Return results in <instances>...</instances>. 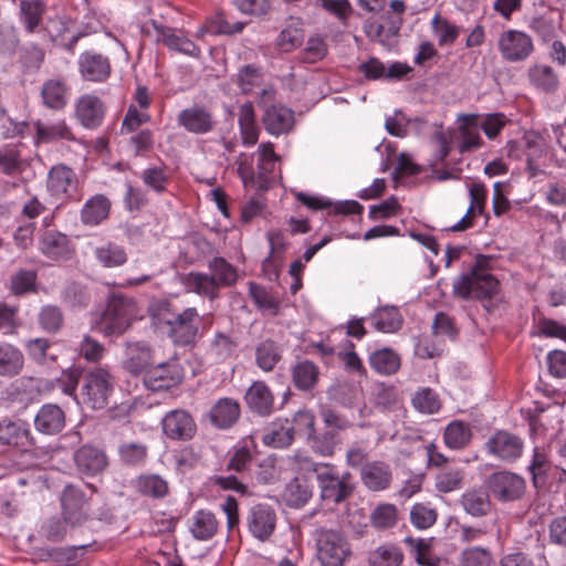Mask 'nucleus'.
<instances>
[{
    "label": "nucleus",
    "instance_id": "43",
    "mask_svg": "<svg viewBox=\"0 0 566 566\" xmlns=\"http://www.w3.org/2000/svg\"><path fill=\"white\" fill-rule=\"evenodd\" d=\"M403 560L402 551L394 544H382L368 553L369 566H400Z\"/></svg>",
    "mask_w": 566,
    "mask_h": 566
},
{
    "label": "nucleus",
    "instance_id": "64",
    "mask_svg": "<svg viewBox=\"0 0 566 566\" xmlns=\"http://www.w3.org/2000/svg\"><path fill=\"white\" fill-rule=\"evenodd\" d=\"M252 460L251 448L244 443H238L230 452V459L227 469L230 471L242 472L248 469Z\"/></svg>",
    "mask_w": 566,
    "mask_h": 566
},
{
    "label": "nucleus",
    "instance_id": "39",
    "mask_svg": "<svg viewBox=\"0 0 566 566\" xmlns=\"http://www.w3.org/2000/svg\"><path fill=\"white\" fill-rule=\"evenodd\" d=\"M303 39L302 21L297 18H290L276 39V45L283 52H291L302 44Z\"/></svg>",
    "mask_w": 566,
    "mask_h": 566
},
{
    "label": "nucleus",
    "instance_id": "16",
    "mask_svg": "<svg viewBox=\"0 0 566 566\" xmlns=\"http://www.w3.org/2000/svg\"><path fill=\"white\" fill-rule=\"evenodd\" d=\"M488 451L503 461H514L523 451L522 440L507 431H497L486 442Z\"/></svg>",
    "mask_w": 566,
    "mask_h": 566
},
{
    "label": "nucleus",
    "instance_id": "47",
    "mask_svg": "<svg viewBox=\"0 0 566 566\" xmlns=\"http://www.w3.org/2000/svg\"><path fill=\"white\" fill-rule=\"evenodd\" d=\"M312 488L305 480L293 479L285 488L283 499L291 507H301L312 497Z\"/></svg>",
    "mask_w": 566,
    "mask_h": 566
},
{
    "label": "nucleus",
    "instance_id": "56",
    "mask_svg": "<svg viewBox=\"0 0 566 566\" xmlns=\"http://www.w3.org/2000/svg\"><path fill=\"white\" fill-rule=\"evenodd\" d=\"M263 81L262 71L254 65H245L239 70L237 83L245 94L251 93L255 87L261 86Z\"/></svg>",
    "mask_w": 566,
    "mask_h": 566
},
{
    "label": "nucleus",
    "instance_id": "5",
    "mask_svg": "<svg viewBox=\"0 0 566 566\" xmlns=\"http://www.w3.org/2000/svg\"><path fill=\"white\" fill-rule=\"evenodd\" d=\"M114 382V377L107 368L88 369L83 376L81 387L83 402L92 409L105 408L113 392Z\"/></svg>",
    "mask_w": 566,
    "mask_h": 566
},
{
    "label": "nucleus",
    "instance_id": "36",
    "mask_svg": "<svg viewBox=\"0 0 566 566\" xmlns=\"http://www.w3.org/2000/svg\"><path fill=\"white\" fill-rule=\"evenodd\" d=\"M219 528V521L208 510L197 511L191 517L190 533L198 541L212 538Z\"/></svg>",
    "mask_w": 566,
    "mask_h": 566
},
{
    "label": "nucleus",
    "instance_id": "44",
    "mask_svg": "<svg viewBox=\"0 0 566 566\" xmlns=\"http://www.w3.org/2000/svg\"><path fill=\"white\" fill-rule=\"evenodd\" d=\"M216 282V277L200 272H190L184 279V284L190 292L211 300L217 297L218 287Z\"/></svg>",
    "mask_w": 566,
    "mask_h": 566
},
{
    "label": "nucleus",
    "instance_id": "8",
    "mask_svg": "<svg viewBox=\"0 0 566 566\" xmlns=\"http://www.w3.org/2000/svg\"><path fill=\"white\" fill-rule=\"evenodd\" d=\"M200 315L195 307H187L176 314L168 326V335L176 345H192L200 337Z\"/></svg>",
    "mask_w": 566,
    "mask_h": 566
},
{
    "label": "nucleus",
    "instance_id": "30",
    "mask_svg": "<svg viewBox=\"0 0 566 566\" xmlns=\"http://www.w3.org/2000/svg\"><path fill=\"white\" fill-rule=\"evenodd\" d=\"M240 417V405L232 398L219 399L209 412L210 421L219 429L230 428Z\"/></svg>",
    "mask_w": 566,
    "mask_h": 566
},
{
    "label": "nucleus",
    "instance_id": "20",
    "mask_svg": "<svg viewBox=\"0 0 566 566\" xmlns=\"http://www.w3.org/2000/svg\"><path fill=\"white\" fill-rule=\"evenodd\" d=\"M470 205L465 214L451 227L452 231H464L471 228L475 217L483 214L486 205L488 189L481 182H472L469 186Z\"/></svg>",
    "mask_w": 566,
    "mask_h": 566
},
{
    "label": "nucleus",
    "instance_id": "61",
    "mask_svg": "<svg viewBox=\"0 0 566 566\" xmlns=\"http://www.w3.org/2000/svg\"><path fill=\"white\" fill-rule=\"evenodd\" d=\"M437 511L426 504L417 503L410 510V521L419 530L431 527L437 521Z\"/></svg>",
    "mask_w": 566,
    "mask_h": 566
},
{
    "label": "nucleus",
    "instance_id": "63",
    "mask_svg": "<svg viewBox=\"0 0 566 566\" xmlns=\"http://www.w3.org/2000/svg\"><path fill=\"white\" fill-rule=\"evenodd\" d=\"M235 348V342L226 333L218 332L210 343V354L217 360H224L230 357Z\"/></svg>",
    "mask_w": 566,
    "mask_h": 566
},
{
    "label": "nucleus",
    "instance_id": "7",
    "mask_svg": "<svg viewBox=\"0 0 566 566\" xmlns=\"http://www.w3.org/2000/svg\"><path fill=\"white\" fill-rule=\"evenodd\" d=\"M60 501L62 516L71 530L83 526L90 520L91 499L80 488L66 485Z\"/></svg>",
    "mask_w": 566,
    "mask_h": 566
},
{
    "label": "nucleus",
    "instance_id": "4",
    "mask_svg": "<svg viewBox=\"0 0 566 566\" xmlns=\"http://www.w3.org/2000/svg\"><path fill=\"white\" fill-rule=\"evenodd\" d=\"M454 295L461 298H491L499 290V281L486 270L475 266L457 277L452 284Z\"/></svg>",
    "mask_w": 566,
    "mask_h": 566
},
{
    "label": "nucleus",
    "instance_id": "10",
    "mask_svg": "<svg viewBox=\"0 0 566 566\" xmlns=\"http://www.w3.org/2000/svg\"><path fill=\"white\" fill-rule=\"evenodd\" d=\"M497 49L503 60L507 62H521L526 60L533 52L532 38L518 30H506L497 40Z\"/></svg>",
    "mask_w": 566,
    "mask_h": 566
},
{
    "label": "nucleus",
    "instance_id": "62",
    "mask_svg": "<svg viewBox=\"0 0 566 566\" xmlns=\"http://www.w3.org/2000/svg\"><path fill=\"white\" fill-rule=\"evenodd\" d=\"M69 528L70 526L67 523H65L63 516L62 518L53 516L42 523L40 527V534L48 541L55 543L62 541L65 537Z\"/></svg>",
    "mask_w": 566,
    "mask_h": 566
},
{
    "label": "nucleus",
    "instance_id": "58",
    "mask_svg": "<svg viewBox=\"0 0 566 566\" xmlns=\"http://www.w3.org/2000/svg\"><path fill=\"white\" fill-rule=\"evenodd\" d=\"M464 472L461 469H447L438 473L436 488L439 492L449 493L462 485Z\"/></svg>",
    "mask_w": 566,
    "mask_h": 566
},
{
    "label": "nucleus",
    "instance_id": "54",
    "mask_svg": "<svg viewBox=\"0 0 566 566\" xmlns=\"http://www.w3.org/2000/svg\"><path fill=\"white\" fill-rule=\"evenodd\" d=\"M250 295L260 310L276 315L280 311V301L266 290L255 283H249Z\"/></svg>",
    "mask_w": 566,
    "mask_h": 566
},
{
    "label": "nucleus",
    "instance_id": "59",
    "mask_svg": "<svg viewBox=\"0 0 566 566\" xmlns=\"http://www.w3.org/2000/svg\"><path fill=\"white\" fill-rule=\"evenodd\" d=\"M148 313L153 319L167 326L170 325L176 314H178L172 303L164 298L151 301L148 306Z\"/></svg>",
    "mask_w": 566,
    "mask_h": 566
},
{
    "label": "nucleus",
    "instance_id": "9",
    "mask_svg": "<svg viewBox=\"0 0 566 566\" xmlns=\"http://www.w3.org/2000/svg\"><path fill=\"white\" fill-rule=\"evenodd\" d=\"M184 368L177 360L151 365L144 375L145 386L154 391L168 390L178 386L184 379Z\"/></svg>",
    "mask_w": 566,
    "mask_h": 566
},
{
    "label": "nucleus",
    "instance_id": "46",
    "mask_svg": "<svg viewBox=\"0 0 566 566\" xmlns=\"http://www.w3.org/2000/svg\"><path fill=\"white\" fill-rule=\"evenodd\" d=\"M430 27L441 48L452 45L459 38L461 31L460 27L451 23L439 13H436L432 18Z\"/></svg>",
    "mask_w": 566,
    "mask_h": 566
},
{
    "label": "nucleus",
    "instance_id": "51",
    "mask_svg": "<svg viewBox=\"0 0 566 566\" xmlns=\"http://www.w3.org/2000/svg\"><path fill=\"white\" fill-rule=\"evenodd\" d=\"M211 277L217 279V287L232 285L237 279V270L222 258H213L209 262Z\"/></svg>",
    "mask_w": 566,
    "mask_h": 566
},
{
    "label": "nucleus",
    "instance_id": "60",
    "mask_svg": "<svg viewBox=\"0 0 566 566\" xmlns=\"http://www.w3.org/2000/svg\"><path fill=\"white\" fill-rule=\"evenodd\" d=\"M492 554L482 547L464 549L459 557V566H492Z\"/></svg>",
    "mask_w": 566,
    "mask_h": 566
},
{
    "label": "nucleus",
    "instance_id": "22",
    "mask_svg": "<svg viewBox=\"0 0 566 566\" xmlns=\"http://www.w3.org/2000/svg\"><path fill=\"white\" fill-rule=\"evenodd\" d=\"M262 123L269 134L279 136L292 129L294 125V114L285 106L271 105L265 108Z\"/></svg>",
    "mask_w": 566,
    "mask_h": 566
},
{
    "label": "nucleus",
    "instance_id": "49",
    "mask_svg": "<svg viewBox=\"0 0 566 566\" xmlns=\"http://www.w3.org/2000/svg\"><path fill=\"white\" fill-rule=\"evenodd\" d=\"M317 379L318 368L312 361H301L293 368V381L300 390L312 389L316 385Z\"/></svg>",
    "mask_w": 566,
    "mask_h": 566
},
{
    "label": "nucleus",
    "instance_id": "33",
    "mask_svg": "<svg viewBox=\"0 0 566 566\" xmlns=\"http://www.w3.org/2000/svg\"><path fill=\"white\" fill-rule=\"evenodd\" d=\"M93 254L99 265L106 269L122 266L128 260L125 248L112 241L95 247Z\"/></svg>",
    "mask_w": 566,
    "mask_h": 566
},
{
    "label": "nucleus",
    "instance_id": "29",
    "mask_svg": "<svg viewBox=\"0 0 566 566\" xmlns=\"http://www.w3.org/2000/svg\"><path fill=\"white\" fill-rule=\"evenodd\" d=\"M35 428L45 434L60 432L65 426L64 411L56 405H44L34 419Z\"/></svg>",
    "mask_w": 566,
    "mask_h": 566
},
{
    "label": "nucleus",
    "instance_id": "17",
    "mask_svg": "<svg viewBox=\"0 0 566 566\" xmlns=\"http://www.w3.org/2000/svg\"><path fill=\"white\" fill-rule=\"evenodd\" d=\"M46 186L53 197L64 199L71 197L76 190L77 178L71 168L56 165L49 171Z\"/></svg>",
    "mask_w": 566,
    "mask_h": 566
},
{
    "label": "nucleus",
    "instance_id": "18",
    "mask_svg": "<svg viewBox=\"0 0 566 566\" xmlns=\"http://www.w3.org/2000/svg\"><path fill=\"white\" fill-rule=\"evenodd\" d=\"M244 401L251 412L261 417L270 416L274 409V396L262 380L254 381L247 389Z\"/></svg>",
    "mask_w": 566,
    "mask_h": 566
},
{
    "label": "nucleus",
    "instance_id": "38",
    "mask_svg": "<svg viewBox=\"0 0 566 566\" xmlns=\"http://www.w3.org/2000/svg\"><path fill=\"white\" fill-rule=\"evenodd\" d=\"M69 87L60 78H50L44 82L41 96L46 107L62 109L67 103Z\"/></svg>",
    "mask_w": 566,
    "mask_h": 566
},
{
    "label": "nucleus",
    "instance_id": "24",
    "mask_svg": "<svg viewBox=\"0 0 566 566\" xmlns=\"http://www.w3.org/2000/svg\"><path fill=\"white\" fill-rule=\"evenodd\" d=\"M31 443L28 424L21 420H0V444L27 448Z\"/></svg>",
    "mask_w": 566,
    "mask_h": 566
},
{
    "label": "nucleus",
    "instance_id": "21",
    "mask_svg": "<svg viewBox=\"0 0 566 566\" xmlns=\"http://www.w3.org/2000/svg\"><path fill=\"white\" fill-rule=\"evenodd\" d=\"M125 356L124 368L132 375H145L154 361L151 349L143 342L127 343Z\"/></svg>",
    "mask_w": 566,
    "mask_h": 566
},
{
    "label": "nucleus",
    "instance_id": "52",
    "mask_svg": "<svg viewBox=\"0 0 566 566\" xmlns=\"http://www.w3.org/2000/svg\"><path fill=\"white\" fill-rule=\"evenodd\" d=\"M281 358L280 350L273 340L260 343L255 349L256 365L263 371H271Z\"/></svg>",
    "mask_w": 566,
    "mask_h": 566
},
{
    "label": "nucleus",
    "instance_id": "42",
    "mask_svg": "<svg viewBox=\"0 0 566 566\" xmlns=\"http://www.w3.org/2000/svg\"><path fill=\"white\" fill-rule=\"evenodd\" d=\"M530 82L545 93L557 91L559 81L554 70L546 64H535L528 70Z\"/></svg>",
    "mask_w": 566,
    "mask_h": 566
},
{
    "label": "nucleus",
    "instance_id": "31",
    "mask_svg": "<svg viewBox=\"0 0 566 566\" xmlns=\"http://www.w3.org/2000/svg\"><path fill=\"white\" fill-rule=\"evenodd\" d=\"M46 6L42 0H21L19 3V21L29 34L35 33L43 22Z\"/></svg>",
    "mask_w": 566,
    "mask_h": 566
},
{
    "label": "nucleus",
    "instance_id": "3",
    "mask_svg": "<svg viewBox=\"0 0 566 566\" xmlns=\"http://www.w3.org/2000/svg\"><path fill=\"white\" fill-rule=\"evenodd\" d=\"M316 558L321 566H345L352 557V546L346 535L337 530L315 532Z\"/></svg>",
    "mask_w": 566,
    "mask_h": 566
},
{
    "label": "nucleus",
    "instance_id": "34",
    "mask_svg": "<svg viewBox=\"0 0 566 566\" xmlns=\"http://www.w3.org/2000/svg\"><path fill=\"white\" fill-rule=\"evenodd\" d=\"M35 127V142L49 144L61 139L71 140L73 134L64 119L55 122L42 123L38 120Z\"/></svg>",
    "mask_w": 566,
    "mask_h": 566
},
{
    "label": "nucleus",
    "instance_id": "26",
    "mask_svg": "<svg viewBox=\"0 0 566 566\" xmlns=\"http://www.w3.org/2000/svg\"><path fill=\"white\" fill-rule=\"evenodd\" d=\"M363 483L371 491H381L389 486L392 474L389 465L381 461H373L360 469Z\"/></svg>",
    "mask_w": 566,
    "mask_h": 566
},
{
    "label": "nucleus",
    "instance_id": "45",
    "mask_svg": "<svg viewBox=\"0 0 566 566\" xmlns=\"http://www.w3.org/2000/svg\"><path fill=\"white\" fill-rule=\"evenodd\" d=\"M471 437L470 426L463 421L455 420L446 427L443 440L448 448L460 450L469 444Z\"/></svg>",
    "mask_w": 566,
    "mask_h": 566
},
{
    "label": "nucleus",
    "instance_id": "50",
    "mask_svg": "<svg viewBox=\"0 0 566 566\" xmlns=\"http://www.w3.org/2000/svg\"><path fill=\"white\" fill-rule=\"evenodd\" d=\"M118 455L125 465L138 467L146 461L148 448L140 442H124L118 447Z\"/></svg>",
    "mask_w": 566,
    "mask_h": 566
},
{
    "label": "nucleus",
    "instance_id": "40",
    "mask_svg": "<svg viewBox=\"0 0 566 566\" xmlns=\"http://www.w3.org/2000/svg\"><path fill=\"white\" fill-rule=\"evenodd\" d=\"M369 321L377 331L382 333L396 332L402 324V317L395 306L379 307L369 316Z\"/></svg>",
    "mask_w": 566,
    "mask_h": 566
},
{
    "label": "nucleus",
    "instance_id": "37",
    "mask_svg": "<svg viewBox=\"0 0 566 566\" xmlns=\"http://www.w3.org/2000/svg\"><path fill=\"white\" fill-rule=\"evenodd\" d=\"M24 365L22 352L9 343H0V376L13 377L21 373Z\"/></svg>",
    "mask_w": 566,
    "mask_h": 566
},
{
    "label": "nucleus",
    "instance_id": "23",
    "mask_svg": "<svg viewBox=\"0 0 566 566\" xmlns=\"http://www.w3.org/2000/svg\"><path fill=\"white\" fill-rule=\"evenodd\" d=\"M78 67L81 75L93 82H102L106 80L111 73V64L107 57L85 52L78 59Z\"/></svg>",
    "mask_w": 566,
    "mask_h": 566
},
{
    "label": "nucleus",
    "instance_id": "12",
    "mask_svg": "<svg viewBox=\"0 0 566 566\" xmlns=\"http://www.w3.org/2000/svg\"><path fill=\"white\" fill-rule=\"evenodd\" d=\"M177 123L187 132L203 135L214 127V118L209 108L203 105H192L182 109L177 116Z\"/></svg>",
    "mask_w": 566,
    "mask_h": 566
},
{
    "label": "nucleus",
    "instance_id": "41",
    "mask_svg": "<svg viewBox=\"0 0 566 566\" xmlns=\"http://www.w3.org/2000/svg\"><path fill=\"white\" fill-rule=\"evenodd\" d=\"M370 367L380 375H394L400 368V357L390 348H381L369 355Z\"/></svg>",
    "mask_w": 566,
    "mask_h": 566
},
{
    "label": "nucleus",
    "instance_id": "25",
    "mask_svg": "<svg viewBox=\"0 0 566 566\" xmlns=\"http://www.w3.org/2000/svg\"><path fill=\"white\" fill-rule=\"evenodd\" d=\"M39 250L51 260L63 259L70 253V241L64 233L49 229L39 238Z\"/></svg>",
    "mask_w": 566,
    "mask_h": 566
},
{
    "label": "nucleus",
    "instance_id": "32",
    "mask_svg": "<svg viewBox=\"0 0 566 566\" xmlns=\"http://www.w3.org/2000/svg\"><path fill=\"white\" fill-rule=\"evenodd\" d=\"M462 509L471 516L482 517L491 511L488 491L482 488L468 489L460 499Z\"/></svg>",
    "mask_w": 566,
    "mask_h": 566
},
{
    "label": "nucleus",
    "instance_id": "11",
    "mask_svg": "<svg viewBox=\"0 0 566 566\" xmlns=\"http://www.w3.org/2000/svg\"><path fill=\"white\" fill-rule=\"evenodd\" d=\"M486 486L496 500L510 502L522 497L525 491V481L515 473L500 471L488 478Z\"/></svg>",
    "mask_w": 566,
    "mask_h": 566
},
{
    "label": "nucleus",
    "instance_id": "57",
    "mask_svg": "<svg viewBox=\"0 0 566 566\" xmlns=\"http://www.w3.org/2000/svg\"><path fill=\"white\" fill-rule=\"evenodd\" d=\"M137 489L144 495L163 497L168 492V484L158 475H145L137 480Z\"/></svg>",
    "mask_w": 566,
    "mask_h": 566
},
{
    "label": "nucleus",
    "instance_id": "27",
    "mask_svg": "<svg viewBox=\"0 0 566 566\" xmlns=\"http://www.w3.org/2000/svg\"><path fill=\"white\" fill-rule=\"evenodd\" d=\"M111 200L105 195H95L86 200L81 209V221L95 227L105 221L111 212Z\"/></svg>",
    "mask_w": 566,
    "mask_h": 566
},
{
    "label": "nucleus",
    "instance_id": "6",
    "mask_svg": "<svg viewBox=\"0 0 566 566\" xmlns=\"http://www.w3.org/2000/svg\"><path fill=\"white\" fill-rule=\"evenodd\" d=\"M316 481L324 501L338 504L348 499L354 486L350 482V474H339L337 468L332 463L316 469Z\"/></svg>",
    "mask_w": 566,
    "mask_h": 566
},
{
    "label": "nucleus",
    "instance_id": "19",
    "mask_svg": "<svg viewBox=\"0 0 566 566\" xmlns=\"http://www.w3.org/2000/svg\"><path fill=\"white\" fill-rule=\"evenodd\" d=\"M76 469L82 474L93 476L103 472L107 464V457L102 449L93 446H83L74 453Z\"/></svg>",
    "mask_w": 566,
    "mask_h": 566
},
{
    "label": "nucleus",
    "instance_id": "28",
    "mask_svg": "<svg viewBox=\"0 0 566 566\" xmlns=\"http://www.w3.org/2000/svg\"><path fill=\"white\" fill-rule=\"evenodd\" d=\"M72 27L70 20L54 17L46 21L44 30L52 42L72 50L80 39V33L72 32Z\"/></svg>",
    "mask_w": 566,
    "mask_h": 566
},
{
    "label": "nucleus",
    "instance_id": "35",
    "mask_svg": "<svg viewBox=\"0 0 566 566\" xmlns=\"http://www.w3.org/2000/svg\"><path fill=\"white\" fill-rule=\"evenodd\" d=\"M294 441L290 419H276L271 422L262 436V442L272 448H286Z\"/></svg>",
    "mask_w": 566,
    "mask_h": 566
},
{
    "label": "nucleus",
    "instance_id": "48",
    "mask_svg": "<svg viewBox=\"0 0 566 566\" xmlns=\"http://www.w3.org/2000/svg\"><path fill=\"white\" fill-rule=\"evenodd\" d=\"M38 323L44 332L56 334L64 325V315L59 306L44 305L39 311Z\"/></svg>",
    "mask_w": 566,
    "mask_h": 566
},
{
    "label": "nucleus",
    "instance_id": "13",
    "mask_svg": "<svg viewBox=\"0 0 566 566\" xmlns=\"http://www.w3.org/2000/svg\"><path fill=\"white\" fill-rule=\"evenodd\" d=\"M75 117L85 128L101 126L105 116V105L95 94H83L75 101Z\"/></svg>",
    "mask_w": 566,
    "mask_h": 566
},
{
    "label": "nucleus",
    "instance_id": "55",
    "mask_svg": "<svg viewBox=\"0 0 566 566\" xmlns=\"http://www.w3.org/2000/svg\"><path fill=\"white\" fill-rule=\"evenodd\" d=\"M290 428L292 429L293 436L298 433L310 438L316 431L314 413L307 409L298 410L290 420Z\"/></svg>",
    "mask_w": 566,
    "mask_h": 566
},
{
    "label": "nucleus",
    "instance_id": "15",
    "mask_svg": "<svg viewBox=\"0 0 566 566\" xmlns=\"http://www.w3.org/2000/svg\"><path fill=\"white\" fill-rule=\"evenodd\" d=\"M165 436L171 440H188L196 433L193 418L185 410L169 411L161 421Z\"/></svg>",
    "mask_w": 566,
    "mask_h": 566
},
{
    "label": "nucleus",
    "instance_id": "14",
    "mask_svg": "<svg viewBox=\"0 0 566 566\" xmlns=\"http://www.w3.org/2000/svg\"><path fill=\"white\" fill-rule=\"evenodd\" d=\"M247 524L250 533L255 538L264 542L275 530L276 514L271 506L256 504L249 511Z\"/></svg>",
    "mask_w": 566,
    "mask_h": 566
},
{
    "label": "nucleus",
    "instance_id": "2",
    "mask_svg": "<svg viewBox=\"0 0 566 566\" xmlns=\"http://www.w3.org/2000/svg\"><path fill=\"white\" fill-rule=\"evenodd\" d=\"M256 169L252 165V156L241 153L237 159L238 174L245 187H262L273 172L279 156L274 153L271 143H263L259 146Z\"/></svg>",
    "mask_w": 566,
    "mask_h": 566
},
{
    "label": "nucleus",
    "instance_id": "1",
    "mask_svg": "<svg viewBox=\"0 0 566 566\" xmlns=\"http://www.w3.org/2000/svg\"><path fill=\"white\" fill-rule=\"evenodd\" d=\"M138 306L134 298L113 294L93 327L105 336L120 335L138 317Z\"/></svg>",
    "mask_w": 566,
    "mask_h": 566
},
{
    "label": "nucleus",
    "instance_id": "53",
    "mask_svg": "<svg viewBox=\"0 0 566 566\" xmlns=\"http://www.w3.org/2000/svg\"><path fill=\"white\" fill-rule=\"evenodd\" d=\"M412 406L420 412L432 415L440 410L441 401L430 388L419 389L412 397Z\"/></svg>",
    "mask_w": 566,
    "mask_h": 566
}]
</instances>
